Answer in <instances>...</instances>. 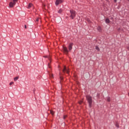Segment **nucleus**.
Returning a JSON list of instances; mask_svg holds the SVG:
<instances>
[{
    "mask_svg": "<svg viewBox=\"0 0 129 129\" xmlns=\"http://www.w3.org/2000/svg\"><path fill=\"white\" fill-rule=\"evenodd\" d=\"M86 99L89 103V107L91 108L92 107V97L91 96L88 95L86 96Z\"/></svg>",
    "mask_w": 129,
    "mask_h": 129,
    "instance_id": "1",
    "label": "nucleus"
},
{
    "mask_svg": "<svg viewBox=\"0 0 129 129\" xmlns=\"http://www.w3.org/2000/svg\"><path fill=\"white\" fill-rule=\"evenodd\" d=\"M70 13L71 14L70 17L71 18L72 20H73L74 19V17H76V12H75V11L73 10H71L70 11Z\"/></svg>",
    "mask_w": 129,
    "mask_h": 129,
    "instance_id": "2",
    "label": "nucleus"
},
{
    "mask_svg": "<svg viewBox=\"0 0 129 129\" xmlns=\"http://www.w3.org/2000/svg\"><path fill=\"white\" fill-rule=\"evenodd\" d=\"M18 0H13L9 3V8H14V6H16Z\"/></svg>",
    "mask_w": 129,
    "mask_h": 129,
    "instance_id": "3",
    "label": "nucleus"
},
{
    "mask_svg": "<svg viewBox=\"0 0 129 129\" xmlns=\"http://www.w3.org/2000/svg\"><path fill=\"white\" fill-rule=\"evenodd\" d=\"M62 49L64 53H66L67 55H68V53H69V50H68V49L67 48V47L65 46H63Z\"/></svg>",
    "mask_w": 129,
    "mask_h": 129,
    "instance_id": "4",
    "label": "nucleus"
},
{
    "mask_svg": "<svg viewBox=\"0 0 129 129\" xmlns=\"http://www.w3.org/2000/svg\"><path fill=\"white\" fill-rule=\"evenodd\" d=\"M63 0H56L55 2V5L58 6L59 4H62Z\"/></svg>",
    "mask_w": 129,
    "mask_h": 129,
    "instance_id": "5",
    "label": "nucleus"
},
{
    "mask_svg": "<svg viewBox=\"0 0 129 129\" xmlns=\"http://www.w3.org/2000/svg\"><path fill=\"white\" fill-rule=\"evenodd\" d=\"M73 47V43H70L68 46L69 51H71V50H72Z\"/></svg>",
    "mask_w": 129,
    "mask_h": 129,
    "instance_id": "6",
    "label": "nucleus"
},
{
    "mask_svg": "<svg viewBox=\"0 0 129 129\" xmlns=\"http://www.w3.org/2000/svg\"><path fill=\"white\" fill-rule=\"evenodd\" d=\"M62 72H63V73H65V72H66L67 73H69V71L68 70V69H67L66 67H64Z\"/></svg>",
    "mask_w": 129,
    "mask_h": 129,
    "instance_id": "7",
    "label": "nucleus"
},
{
    "mask_svg": "<svg viewBox=\"0 0 129 129\" xmlns=\"http://www.w3.org/2000/svg\"><path fill=\"white\" fill-rule=\"evenodd\" d=\"M105 22L106 24H109V23H110V20H109V19L106 18L105 20Z\"/></svg>",
    "mask_w": 129,
    "mask_h": 129,
    "instance_id": "8",
    "label": "nucleus"
},
{
    "mask_svg": "<svg viewBox=\"0 0 129 129\" xmlns=\"http://www.w3.org/2000/svg\"><path fill=\"white\" fill-rule=\"evenodd\" d=\"M48 73L49 75V77H50V78H54V76L52 74H50V72L48 71Z\"/></svg>",
    "mask_w": 129,
    "mask_h": 129,
    "instance_id": "9",
    "label": "nucleus"
},
{
    "mask_svg": "<svg viewBox=\"0 0 129 129\" xmlns=\"http://www.w3.org/2000/svg\"><path fill=\"white\" fill-rule=\"evenodd\" d=\"M33 7V4L31 3H29L28 6V8L30 9V8H32Z\"/></svg>",
    "mask_w": 129,
    "mask_h": 129,
    "instance_id": "10",
    "label": "nucleus"
},
{
    "mask_svg": "<svg viewBox=\"0 0 129 129\" xmlns=\"http://www.w3.org/2000/svg\"><path fill=\"white\" fill-rule=\"evenodd\" d=\"M97 29L99 32H101L102 31L101 27L98 26Z\"/></svg>",
    "mask_w": 129,
    "mask_h": 129,
    "instance_id": "11",
    "label": "nucleus"
},
{
    "mask_svg": "<svg viewBox=\"0 0 129 129\" xmlns=\"http://www.w3.org/2000/svg\"><path fill=\"white\" fill-rule=\"evenodd\" d=\"M95 49H96V50H97L98 51V52H99L100 51V49L99 48V47L98 46H96L95 47Z\"/></svg>",
    "mask_w": 129,
    "mask_h": 129,
    "instance_id": "12",
    "label": "nucleus"
},
{
    "mask_svg": "<svg viewBox=\"0 0 129 129\" xmlns=\"http://www.w3.org/2000/svg\"><path fill=\"white\" fill-rule=\"evenodd\" d=\"M62 12H63V10L60 9V10L58 11V14H61V13H62Z\"/></svg>",
    "mask_w": 129,
    "mask_h": 129,
    "instance_id": "13",
    "label": "nucleus"
},
{
    "mask_svg": "<svg viewBox=\"0 0 129 129\" xmlns=\"http://www.w3.org/2000/svg\"><path fill=\"white\" fill-rule=\"evenodd\" d=\"M18 79H19V77H16L14 78V81H17V80H18Z\"/></svg>",
    "mask_w": 129,
    "mask_h": 129,
    "instance_id": "14",
    "label": "nucleus"
},
{
    "mask_svg": "<svg viewBox=\"0 0 129 129\" xmlns=\"http://www.w3.org/2000/svg\"><path fill=\"white\" fill-rule=\"evenodd\" d=\"M107 100V101H108V102H110V97H108Z\"/></svg>",
    "mask_w": 129,
    "mask_h": 129,
    "instance_id": "15",
    "label": "nucleus"
},
{
    "mask_svg": "<svg viewBox=\"0 0 129 129\" xmlns=\"http://www.w3.org/2000/svg\"><path fill=\"white\" fill-rule=\"evenodd\" d=\"M44 58H48V60H50V57H48L47 56L45 55L43 56Z\"/></svg>",
    "mask_w": 129,
    "mask_h": 129,
    "instance_id": "16",
    "label": "nucleus"
},
{
    "mask_svg": "<svg viewBox=\"0 0 129 129\" xmlns=\"http://www.w3.org/2000/svg\"><path fill=\"white\" fill-rule=\"evenodd\" d=\"M100 96V94L97 93V95H96V97H98V98H99Z\"/></svg>",
    "mask_w": 129,
    "mask_h": 129,
    "instance_id": "17",
    "label": "nucleus"
},
{
    "mask_svg": "<svg viewBox=\"0 0 129 129\" xmlns=\"http://www.w3.org/2000/svg\"><path fill=\"white\" fill-rule=\"evenodd\" d=\"M50 113L52 114V115H54V111L50 110Z\"/></svg>",
    "mask_w": 129,
    "mask_h": 129,
    "instance_id": "18",
    "label": "nucleus"
},
{
    "mask_svg": "<svg viewBox=\"0 0 129 129\" xmlns=\"http://www.w3.org/2000/svg\"><path fill=\"white\" fill-rule=\"evenodd\" d=\"M115 126H116V127H119V125L117 123H116Z\"/></svg>",
    "mask_w": 129,
    "mask_h": 129,
    "instance_id": "19",
    "label": "nucleus"
},
{
    "mask_svg": "<svg viewBox=\"0 0 129 129\" xmlns=\"http://www.w3.org/2000/svg\"><path fill=\"white\" fill-rule=\"evenodd\" d=\"M67 117V115H65L63 116V119H65Z\"/></svg>",
    "mask_w": 129,
    "mask_h": 129,
    "instance_id": "20",
    "label": "nucleus"
},
{
    "mask_svg": "<svg viewBox=\"0 0 129 129\" xmlns=\"http://www.w3.org/2000/svg\"><path fill=\"white\" fill-rule=\"evenodd\" d=\"M14 84V82H12L10 83V85H13Z\"/></svg>",
    "mask_w": 129,
    "mask_h": 129,
    "instance_id": "21",
    "label": "nucleus"
},
{
    "mask_svg": "<svg viewBox=\"0 0 129 129\" xmlns=\"http://www.w3.org/2000/svg\"><path fill=\"white\" fill-rule=\"evenodd\" d=\"M60 80H63V77H60Z\"/></svg>",
    "mask_w": 129,
    "mask_h": 129,
    "instance_id": "22",
    "label": "nucleus"
},
{
    "mask_svg": "<svg viewBox=\"0 0 129 129\" xmlns=\"http://www.w3.org/2000/svg\"><path fill=\"white\" fill-rule=\"evenodd\" d=\"M36 22H39V18L36 19Z\"/></svg>",
    "mask_w": 129,
    "mask_h": 129,
    "instance_id": "23",
    "label": "nucleus"
},
{
    "mask_svg": "<svg viewBox=\"0 0 129 129\" xmlns=\"http://www.w3.org/2000/svg\"><path fill=\"white\" fill-rule=\"evenodd\" d=\"M24 28H25V29H27V25H25L24 26Z\"/></svg>",
    "mask_w": 129,
    "mask_h": 129,
    "instance_id": "24",
    "label": "nucleus"
},
{
    "mask_svg": "<svg viewBox=\"0 0 129 129\" xmlns=\"http://www.w3.org/2000/svg\"><path fill=\"white\" fill-rule=\"evenodd\" d=\"M48 67L49 68H51V67H50V63H48Z\"/></svg>",
    "mask_w": 129,
    "mask_h": 129,
    "instance_id": "25",
    "label": "nucleus"
},
{
    "mask_svg": "<svg viewBox=\"0 0 129 129\" xmlns=\"http://www.w3.org/2000/svg\"><path fill=\"white\" fill-rule=\"evenodd\" d=\"M114 3H116L117 2V0H114Z\"/></svg>",
    "mask_w": 129,
    "mask_h": 129,
    "instance_id": "26",
    "label": "nucleus"
},
{
    "mask_svg": "<svg viewBox=\"0 0 129 129\" xmlns=\"http://www.w3.org/2000/svg\"><path fill=\"white\" fill-rule=\"evenodd\" d=\"M35 90H35V89H34V90H33V92H34V93H35Z\"/></svg>",
    "mask_w": 129,
    "mask_h": 129,
    "instance_id": "27",
    "label": "nucleus"
},
{
    "mask_svg": "<svg viewBox=\"0 0 129 129\" xmlns=\"http://www.w3.org/2000/svg\"><path fill=\"white\" fill-rule=\"evenodd\" d=\"M127 49L128 50H129V47H127Z\"/></svg>",
    "mask_w": 129,
    "mask_h": 129,
    "instance_id": "28",
    "label": "nucleus"
},
{
    "mask_svg": "<svg viewBox=\"0 0 129 129\" xmlns=\"http://www.w3.org/2000/svg\"><path fill=\"white\" fill-rule=\"evenodd\" d=\"M128 96H129V93H128Z\"/></svg>",
    "mask_w": 129,
    "mask_h": 129,
    "instance_id": "29",
    "label": "nucleus"
},
{
    "mask_svg": "<svg viewBox=\"0 0 129 129\" xmlns=\"http://www.w3.org/2000/svg\"><path fill=\"white\" fill-rule=\"evenodd\" d=\"M129 2V0H127Z\"/></svg>",
    "mask_w": 129,
    "mask_h": 129,
    "instance_id": "30",
    "label": "nucleus"
}]
</instances>
